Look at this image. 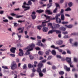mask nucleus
<instances>
[{"label":"nucleus","mask_w":78,"mask_h":78,"mask_svg":"<svg viewBox=\"0 0 78 78\" xmlns=\"http://www.w3.org/2000/svg\"><path fill=\"white\" fill-rule=\"evenodd\" d=\"M44 16L46 18V19H49V20L50 21V20H55V19L57 23H61V20L58 17L60 16V14H57L55 17H53L52 18H50L51 16H47L46 15H44Z\"/></svg>","instance_id":"1"},{"label":"nucleus","mask_w":78,"mask_h":78,"mask_svg":"<svg viewBox=\"0 0 78 78\" xmlns=\"http://www.w3.org/2000/svg\"><path fill=\"white\" fill-rule=\"evenodd\" d=\"M35 45L34 44H32L30 45V48H29L28 50H27V52L26 53V55H30V51H31L33 50V48L34 47Z\"/></svg>","instance_id":"2"},{"label":"nucleus","mask_w":78,"mask_h":78,"mask_svg":"<svg viewBox=\"0 0 78 78\" xmlns=\"http://www.w3.org/2000/svg\"><path fill=\"white\" fill-rule=\"evenodd\" d=\"M17 68V66L16 65V64L14 63L13 64L11 65V69L14 70V69H16Z\"/></svg>","instance_id":"3"},{"label":"nucleus","mask_w":78,"mask_h":78,"mask_svg":"<svg viewBox=\"0 0 78 78\" xmlns=\"http://www.w3.org/2000/svg\"><path fill=\"white\" fill-rule=\"evenodd\" d=\"M31 16L32 17V19L33 20L35 19L36 17V12H32V14L31 15Z\"/></svg>","instance_id":"4"},{"label":"nucleus","mask_w":78,"mask_h":78,"mask_svg":"<svg viewBox=\"0 0 78 78\" xmlns=\"http://www.w3.org/2000/svg\"><path fill=\"white\" fill-rule=\"evenodd\" d=\"M19 51L20 52L19 53V55L20 56H22L23 54V51L21 49H20Z\"/></svg>","instance_id":"5"},{"label":"nucleus","mask_w":78,"mask_h":78,"mask_svg":"<svg viewBox=\"0 0 78 78\" xmlns=\"http://www.w3.org/2000/svg\"><path fill=\"white\" fill-rule=\"evenodd\" d=\"M59 28H60V25L59 24H57L54 25V30L55 29H58Z\"/></svg>","instance_id":"6"},{"label":"nucleus","mask_w":78,"mask_h":78,"mask_svg":"<svg viewBox=\"0 0 78 78\" xmlns=\"http://www.w3.org/2000/svg\"><path fill=\"white\" fill-rule=\"evenodd\" d=\"M59 30H60V31H65L66 30V28L62 26L59 28Z\"/></svg>","instance_id":"7"},{"label":"nucleus","mask_w":78,"mask_h":78,"mask_svg":"<svg viewBox=\"0 0 78 78\" xmlns=\"http://www.w3.org/2000/svg\"><path fill=\"white\" fill-rule=\"evenodd\" d=\"M15 50H16V48H12L10 49V51L12 53H15Z\"/></svg>","instance_id":"8"},{"label":"nucleus","mask_w":78,"mask_h":78,"mask_svg":"<svg viewBox=\"0 0 78 78\" xmlns=\"http://www.w3.org/2000/svg\"><path fill=\"white\" fill-rule=\"evenodd\" d=\"M66 60L68 64L71 62V58H70L67 57L66 58Z\"/></svg>","instance_id":"9"},{"label":"nucleus","mask_w":78,"mask_h":78,"mask_svg":"<svg viewBox=\"0 0 78 78\" xmlns=\"http://www.w3.org/2000/svg\"><path fill=\"white\" fill-rule=\"evenodd\" d=\"M51 51L50 49L47 50L45 52V54L46 56H48L50 54V53L51 52Z\"/></svg>","instance_id":"10"},{"label":"nucleus","mask_w":78,"mask_h":78,"mask_svg":"<svg viewBox=\"0 0 78 78\" xmlns=\"http://www.w3.org/2000/svg\"><path fill=\"white\" fill-rule=\"evenodd\" d=\"M23 8H26V9H24V11H27L28 9H30V7L25 6H22Z\"/></svg>","instance_id":"11"},{"label":"nucleus","mask_w":78,"mask_h":78,"mask_svg":"<svg viewBox=\"0 0 78 78\" xmlns=\"http://www.w3.org/2000/svg\"><path fill=\"white\" fill-rule=\"evenodd\" d=\"M52 30L49 31V32H48V34H52L53 32H55V30H54V28L53 29H51Z\"/></svg>","instance_id":"12"},{"label":"nucleus","mask_w":78,"mask_h":78,"mask_svg":"<svg viewBox=\"0 0 78 78\" xmlns=\"http://www.w3.org/2000/svg\"><path fill=\"white\" fill-rule=\"evenodd\" d=\"M50 20H49L48 21H47L44 22H42V27H45L46 25V24H45V23H47V22H50Z\"/></svg>","instance_id":"13"},{"label":"nucleus","mask_w":78,"mask_h":78,"mask_svg":"<svg viewBox=\"0 0 78 78\" xmlns=\"http://www.w3.org/2000/svg\"><path fill=\"white\" fill-rule=\"evenodd\" d=\"M48 30V27H44L43 28V31L44 32H47Z\"/></svg>","instance_id":"14"},{"label":"nucleus","mask_w":78,"mask_h":78,"mask_svg":"<svg viewBox=\"0 0 78 78\" xmlns=\"http://www.w3.org/2000/svg\"><path fill=\"white\" fill-rule=\"evenodd\" d=\"M64 27H66V28H72L73 26L72 25H69L68 26L67 25H65Z\"/></svg>","instance_id":"15"},{"label":"nucleus","mask_w":78,"mask_h":78,"mask_svg":"<svg viewBox=\"0 0 78 78\" xmlns=\"http://www.w3.org/2000/svg\"><path fill=\"white\" fill-rule=\"evenodd\" d=\"M62 43H63V42L61 40L58 41L57 42V43L58 45H61L62 44Z\"/></svg>","instance_id":"16"},{"label":"nucleus","mask_w":78,"mask_h":78,"mask_svg":"<svg viewBox=\"0 0 78 78\" xmlns=\"http://www.w3.org/2000/svg\"><path fill=\"white\" fill-rule=\"evenodd\" d=\"M43 66V64L42 63H39L38 65V67L39 68H41Z\"/></svg>","instance_id":"17"},{"label":"nucleus","mask_w":78,"mask_h":78,"mask_svg":"<svg viewBox=\"0 0 78 78\" xmlns=\"http://www.w3.org/2000/svg\"><path fill=\"white\" fill-rule=\"evenodd\" d=\"M41 47H43V48H45L47 47V44H43L42 43H41Z\"/></svg>","instance_id":"18"},{"label":"nucleus","mask_w":78,"mask_h":78,"mask_svg":"<svg viewBox=\"0 0 78 78\" xmlns=\"http://www.w3.org/2000/svg\"><path fill=\"white\" fill-rule=\"evenodd\" d=\"M44 11L40 9L39 10H37L36 11L37 12H38V13H42V12H43Z\"/></svg>","instance_id":"19"},{"label":"nucleus","mask_w":78,"mask_h":78,"mask_svg":"<svg viewBox=\"0 0 78 78\" xmlns=\"http://www.w3.org/2000/svg\"><path fill=\"white\" fill-rule=\"evenodd\" d=\"M48 26H50L51 29H53V28H54V27H53L52 25V23H48Z\"/></svg>","instance_id":"20"},{"label":"nucleus","mask_w":78,"mask_h":78,"mask_svg":"<svg viewBox=\"0 0 78 78\" xmlns=\"http://www.w3.org/2000/svg\"><path fill=\"white\" fill-rule=\"evenodd\" d=\"M41 68H38L37 69V72H38V73H40L41 72H42V71H41Z\"/></svg>","instance_id":"21"},{"label":"nucleus","mask_w":78,"mask_h":78,"mask_svg":"<svg viewBox=\"0 0 78 78\" xmlns=\"http://www.w3.org/2000/svg\"><path fill=\"white\" fill-rule=\"evenodd\" d=\"M54 32H56V34H61V32L58 30H54Z\"/></svg>","instance_id":"22"},{"label":"nucleus","mask_w":78,"mask_h":78,"mask_svg":"<svg viewBox=\"0 0 78 78\" xmlns=\"http://www.w3.org/2000/svg\"><path fill=\"white\" fill-rule=\"evenodd\" d=\"M51 53L53 55H56V51L54 50L52 51H51Z\"/></svg>","instance_id":"23"},{"label":"nucleus","mask_w":78,"mask_h":78,"mask_svg":"<svg viewBox=\"0 0 78 78\" xmlns=\"http://www.w3.org/2000/svg\"><path fill=\"white\" fill-rule=\"evenodd\" d=\"M41 44H42L41 41V40H39L38 41V42L37 43V45L38 46H41Z\"/></svg>","instance_id":"24"},{"label":"nucleus","mask_w":78,"mask_h":78,"mask_svg":"<svg viewBox=\"0 0 78 78\" xmlns=\"http://www.w3.org/2000/svg\"><path fill=\"white\" fill-rule=\"evenodd\" d=\"M59 74L60 75H63L64 74V72L63 71H60L59 73Z\"/></svg>","instance_id":"25"},{"label":"nucleus","mask_w":78,"mask_h":78,"mask_svg":"<svg viewBox=\"0 0 78 78\" xmlns=\"http://www.w3.org/2000/svg\"><path fill=\"white\" fill-rule=\"evenodd\" d=\"M46 12H47L48 14L50 15V14H52V12H51L50 10H47L46 11Z\"/></svg>","instance_id":"26"},{"label":"nucleus","mask_w":78,"mask_h":78,"mask_svg":"<svg viewBox=\"0 0 78 78\" xmlns=\"http://www.w3.org/2000/svg\"><path fill=\"white\" fill-rule=\"evenodd\" d=\"M32 25L33 24H31L30 25L28 26L27 27V30H30V28L31 27V26H32Z\"/></svg>","instance_id":"27"},{"label":"nucleus","mask_w":78,"mask_h":78,"mask_svg":"<svg viewBox=\"0 0 78 78\" xmlns=\"http://www.w3.org/2000/svg\"><path fill=\"white\" fill-rule=\"evenodd\" d=\"M61 19L62 20H64V14H62L61 15Z\"/></svg>","instance_id":"28"},{"label":"nucleus","mask_w":78,"mask_h":78,"mask_svg":"<svg viewBox=\"0 0 78 78\" xmlns=\"http://www.w3.org/2000/svg\"><path fill=\"white\" fill-rule=\"evenodd\" d=\"M52 6V3H49L48 4V7L47 8H49L50 7Z\"/></svg>","instance_id":"29"},{"label":"nucleus","mask_w":78,"mask_h":78,"mask_svg":"<svg viewBox=\"0 0 78 78\" xmlns=\"http://www.w3.org/2000/svg\"><path fill=\"white\" fill-rule=\"evenodd\" d=\"M73 5V4L72 3V2H70L68 3V5L69 6V7H71V6H72Z\"/></svg>","instance_id":"30"},{"label":"nucleus","mask_w":78,"mask_h":78,"mask_svg":"<svg viewBox=\"0 0 78 78\" xmlns=\"http://www.w3.org/2000/svg\"><path fill=\"white\" fill-rule=\"evenodd\" d=\"M39 74L40 76H41V77H42L44 76V74L42 73V72H41L39 73Z\"/></svg>","instance_id":"31"},{"label":"nucleus","mask_w":78,"mask_h":78,"mask_svg":"<svg viewBox=\"0 0 78 78\" xmlns=\"http://www.w3.org/2000/svg\"><path fill=\"white\" fill-rule=\"evenodd\" d=\"M67 23H68V22H67L63 21L62 22V25H65L67 24Z\"/></svg>","instance_id":"32"},{"label":"nucleus","mask_w":78,"mask_h":78,"mask_svg":"<svg viewBox=\"0 0 78 78\" xmlns=\"http://www.w3.org/2000/svg\"><path fill=\"white\" fill-rule=\"evenodd\" d=\"M28 67L29 68H31V67H33V65H31V64H28Z\"/></svg>","instance_id":"33"},{"label":"nucleus","mask_w":78,"mask_h":78,"mask_svg":"<svg viewBox=\"0 0 78 78\" xmlns=\"http://www.w3.org/2000/svg\"><path fill=\"white\" fill-rule=\"evenodd\" d=\"M71 9L69 7L67 8L66 9H65V11H71Z\"/></svg>","instance_id":"34"},{"label":"nucleus","mask_w":78,"mask_h":78,"mask_svg":"<svg viewBox=\"0 0 78 78\" xmlns=\"http://www.w3.org/2000/svg\"><path fill=\"white\" fill-rule=\"evenodd\" d=\"M52 58V56H49L47 58V60H50Z\"/></svg>","instance_id":"35"},{"label":"nucleus","mask_w":78,"mask_h":78,"mask_svg":"<svg viewBox=\"0 0 78 78\" xmlns=\"http://www.w3.org/2000/svg\"><path fill=\"white\" fill-rule=\"evenodd\" d=\"M23 16H19V15H16V18H20V17H22Z\"/></svg>","instance_id":"36"},{"label":"nucleus","mask_w":78,"mask_h":78,"mask_svg":"<svg viewBox=\"0 0 78 78\" xmlns=\"http://www.w3.org/2000/svg\"><path fill=\"white\" fill-rule=\"evenodd\" d=\"M58 10V8L56 7L55 9L53 11V12L54 13H56V11Z\"/></svg>","instance_id":"37"},{"label":"nucleus","mask_w":78,"mask_h":78,"mask_svg":"<svg viewBox=\"0 0 78 78\" xmlns=\"http://www.w3.org/2000/svg\"><path fill=\"white\" fill-rule=\"evenodd\" d=\"M41 28H42V26H37V28L39 30H41Z\"/></svg>","instance_id":"38"},{"label":"nucleus","mask_w":78,"mask_h":78,"mask_svg":"<svg viewBox=\"0 0 78 78\" xmlns=\"http://www.w3.org/2000/svg\"><path fill=\"white\" fill-rule=\"evenodd\" d=\"M28 5H31L32 4L31 1L30 0L29 1H28Z\"/></svg>","instance_id":"39"},{"label":"nucleus","mask_w":78,"mask_h":78,"mask_svg":"<svg viewBox=\"0 0 78 78\" xmlns=\"http://www.w3.org/2000/svg\"><path fill=\"white\" fill-rule=\"evenodd\" d=\"M23 69H27V65L26 64H24L23 66Z\"/></svg>","instance_id":"40"},{"label":"nucleus","mask_w":78,"mask_h":78,"mask_svg":"<svg viewBox=\"0 0 78 78\" xmlns=\"http://www.w3.org/2000/svg\"><path fill=\"white\" fill-rule=\"evenodd\" d=\"M23 30H21V31L19 32V33H23V30L24 29V27L23 28Z\"/></svg>","instance_id":"41"},{"label":"nucleus","mask_w":78,"mask_h":78,"mask_svg":"<svg viewBox=\"0 0 78 78\" xmlns=\"http://www.w3.org/2000/svg\"><path fill=\"white\" fill-rule=\"evenodd\" d=\"M2 67L4 69H8L6 66H2Z\"/></svg>","instance_id":"42"},{"label":"nucleus","mask_w":78,"mask_h":78,"mask_svg":"<svg viewBox=\"0 0 78 78\" xmlns=\"http://www.w3.org/2000/svg\"><path fill=\"white\" fill-rule=\"evenodd\" d=\"M38 54L40 55H41V56L43 55V53H42L41 51H39L38 52Z\"/></svg>","instance_id":"43"},{"label":"nucleus","mask_w":78,"mask_h":78,"mask_svg":"<svg viewBox=\"0 0 78 78\" xmlns=\"http://www.w3.org/2000/svg\"><path fill=\"white\" fill-rule=\"evenodd\" d=\"M67 53H68V54H70V55H71V52L69 50H67Z\"/></svg>","instance_id":"44"},{"label":"nucleus","mask_w":78,"mask_h":78,"mask_svg":"<svg viewBox=\"0 0 78 78\" xmlns=\"http://www.w3.org/2000/svg\"><path fill=\"white\" fill-rule=\"evenodd\" d=\"M25 20H24L23 21L19 20L18 21V22H19V23H22V22H25Z\"/></svg>","instance_id":"45"},{"label":"nucleus","mask_w":78,"mask_h":78,"mask_svg":"<svg viewBox=\"0 0 78 78\" xmlns=\"http://www.w3.org/2000/svg\"><path fill=\"white\" fill-rule=\"evenodd\" d=\"M74 45H75V46H76V47H78V42H75L74 43Z\"/></svg>","instance_id":"46"},{"label":"nucleus","mask_w":78,"mask_h":78,"mask_svg":"<svg viewBox=\"0 0 78 78\" xmlns=\"http://www.w3.org/2000/svg\"><path fill=\"white\" fill-rule=\"evenodd\" d=\"M26 5H29L28 4H27V3H26V2H24L23 4V6H25Z\"/></svg>","instance_id":"47"},{"label":"nucleus","mask_w":78,"mask_h":78,"mask_svg":"<svg viewBox=\"0 0 78 78\" xmlns=\"http://www.w3.org/2000/svg\"><path fill=\"white\" fill-rule=\"evenodd\" d=\"M52 69L53 70H55L56 69V67L55 66H53L52 67Z\"/></svg>","instance_id":"48"},{"label":"nucleus","mask_w":78,"mask_h":78,"mask_svg":"<svg viewBox=\"0 0 78 78\" xmlns=\"http://www.w3.org/2000/svg\"><path fill=\"white\" fill-rule=\"evenodd\" d=\"M42 72L43 73H45L46 72V68H44L43 69Z\"/></svg>","instance_id":"49"},{"label":"nucleus","mask_w":78,"mask_h":78,"mask_svg":"<svg viewBox=\"0 0 78 78\" xmlns=\"http://www.w3.org/2000/svg\"><path fill=\"white\" fill-rule=\"evenodd\" d=\"M18 37L19 38V40H20V39H21V35H19L17 34Z\"/></svg>","instance_id":"50"},{"label":"nucleus","mask_w":78,"mask_h":78,"mask_svg":"<svg viewBox=\"0 0 78 78\" xmlns=\"http://www.w3.org/2000/svg\"><path fill=\"white\" fill-rule=\"evenodd\" d=\"M56 57H57V58H59V59L60 58H61V55H56Z\"/></svg>","instance_id":"51"},{"label":"nucleus","mask_w":78,"mask_h":78,"mask_svg":"<svg viewBox=\"0 0 78 78\" xmlns=\"http://www.w3.org/2000/svg\"><path fill=\"white\" fill-rule=\"evenodd\" d=\"M8 18L9 20H13V18L12 17L8 16Z\"/></svg>","instance_id":"52"},{"label":"nucleus","mask_w":78,"mask_h":78,"mask_svg":"<svg viewBox=\"0 0 78 78\" xmlns=\"http://www.w3.org/2000/svg\"><path fill=\"white\" fill-rule=\"evenodd\" d=\"M55 5H56V8H58V7H59V5L58 4H57V3H55Z\"/></svg>","instance_id":"53"},{"label":"nucleus","mask_w":78,"mask_h":78,"mask_svg":"<svg viewBox=\"0 0 78 78\" xmlns=\"http://www.w3.org/2000/svg\"><path fill=\"white\" fill-rule=\"evenodd\" d=\"M29 57L30 59H33L34 58L33 56L32 55H30Z\"/></svg>","instance_id":"54"},{"label":"nucleus","mask_w":78,"mask_h":78,"mask_svg":"<svg viewBox=\"0 0 78 78\" xmlns=\"http://www.w3.org/2000/svg\"><path fill=\"white\" fill-rule=\"evenodd\" d=\"M58 51L59 52H60V53H62V50L61 49H58Z\"/></svg>","instance_id":"55"},{"label":"nucleus","mask_w":78,"mask_h":78,"mask_svg":"<svg viewBox=\"0 0 78 78\" xmlns=\"http://www.w3.org/2000/svg\"><path fill=\"white\" fill-rule=\"evenodd\" d=\"M66 71H67L68 72H69L70 70V68H67V69H66Z\"/></svg>","instance_id":"56"},{"label":"nucleus","mask_w":78,"mask_h":78,"mask_svg":"<svg viewBox=\"0 0 78 78\" xmlns=\"http://www.w3.org/2000/svg\"><path fill=\"white\" fill-rule=\"evenodd\" d=\"M4 22L7 23L8 22V20H3Z\"/></svg>","instance_id":"57"},{"label":"nucleus","mask_w":78,"mask_h":78,"mask_svg":"<svg viewBox=\"0 0 78 78\" xmlns=\"http://www.w3.org/2000/svg\"><path fill=\"white\" fill-rule=\"evenodd\" d=\"M47 64H48V65H52V63H51L50 62H48Z\"/></svg>","instance_id":"58"},{"label":"nucleus","mask_w":78,"mask_h":78,"mask_svg":"<svg viewBox=\"0 0 78 78\" xmlns=\"http://www.w3.org/2000/svg\"><path fill=\"white\" fill-rule=\"evenodd\" d=\"M35 49L36 50H40V48L39 47L35 48Z\"/></svg>","instance_id":"59"},{"label":"nucleus","mask_w":78,"mask_h":78,"mask_svg":"<svg viewBox=\"0 0 78 78\" xmlns=\"http://www.w3.org/2000/svg\"><path fill=\"white\" fill-rule=\"evenodd\" d=\"M10 55L11 56H12V57H15V55L12 54H10Z\"/></svg>","instance_id":"60"},{"label":"nucleus","mask_w":78,"mask_h":78,"mask_svg":"<svg viewBox=\"0 0 78 78\" xmlns=\"http://www.w3.org/2000/svg\"><path fill=\"white\" fill-rule=\"evenodd\" d=\"M4 12V11H0V14H3Z\"/></svg>","instance_id":"61"},{"label":"nucleus","mask_w":78,"mask_h":78,"mask_svg":"<svg viewBox=\"0 0 78 78\" xmlns=\"http://www.w3.org/2000/svg\"><path fill=\"white\" fill-rule=\"evenodd\" d=\"M63 12H64V9H61V12H60L61 14H62V13H63Z\"/></svg>","instance_id":"62"},{"label":"nucleus","mask_w":78,"mask_h":78,"mask_svg":"<svg viewBox=\"0 0 78 78\" xmlns=\"http://www.w3.org/2000/svg\"><path fill=\"white\" fill-rule=\"evenodd\" d=\"M47 61V60L46 59H44L42 61V62L44 63Z\"/></svg>","instance_id":"63"},{"label":"nucleus","mask_w":78,"mask_h":78,"mask_svg":"<svg viewBox=\"0 0 78 78\" xmlns=\"http://www.w3.org/2000/svg\"><path fill=\"white\" fill-rule=\"evenodd\" d=\"M31 40H36V37H30Z\"/></svg>","instance_id":"64"}]
</instances>
